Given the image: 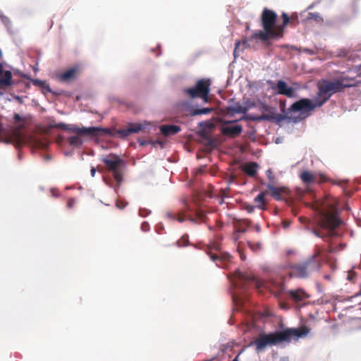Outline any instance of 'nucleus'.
Segmentation results:
<instances>
[{"label": "nucleus", "mask_w": 361, "mask_h": 361, "mask_svg": "<svg viewBox=\"0 0 361 361\" xmlns=\"http://www.w3.org/2000/svg\"><path fill=\"white\" fill-rule=\"evenodd\" d=\"M338 200L330 195L318 200L314 204V209L318 214V223L320 229L314 232L320 238H332L337 235L334 231L341 224L338 215Z\"/></svg>", "instance_id": "nucleus-1"}, {"label": "nucleus", "mask_w": 361, "mask_h": 361, "mask_svg": "<svg viewBox=\"0 0 361 361\" xmlns=\"http://www.w3.org/2000/svg\"><path fill=\"white\" fill-rule=\"evenodd\" d=\"M306 327L286 329L270 334H259V336L250 345H255L257 353L263 351L269 345H276L282 342H290L307 334Z\"/></svg>", "instance_id": "nucleus-2"}, {"label": "nucleus", "mask_w": 361, "mask_h": 361, "mask_svg": "<svg viewBox=\"0 0 361 361\" xmlns=\"http://www.w3.org/2000/svg\"><path fill=\"white\" fill-rule=\"evenodd\" d=\"M354 80L348 77H340L334 80L322 79L318 82L316 98L318 105L323 106L336 93L342 92L347 87L355 86Z\"/></svg>", "instance_id": "nucleus-3"}, {"label": "nucleus", "mask_w": 361, "mask_h": 361, "mask_svg": "<svg viewBox=\"0 0 361 361\" xmlns=\"http://www.w3.org/2000/svg\"><path fill=\"white\" fill-rule=\"evenodd\" d=\"M277 19L276 13L270 9L265 8L262 13L261 20L264 31L259 30L255 32L252 39H260L267 42L271 39H278L283 37V26L275 25Z\"/></svg>", "instance_id": "nucleus-4"}, {"label": "nucleus", "mask_w": 361, "mask_h": 361, "mask_svg": "<svg viewBox=\"0 0 361 361\" xmlns=\"http://www.w3.org/2000/svg\"><path fill=\"white\" fill-rule=\"evenodd\" d=\"M54 127L76 134V135L71 136L68 139V144L73 147H80L82 145V140L80 137V136H97L110 134V130L109 128L101 127L80 128L75 124H66L64 123H59L56 124Z\"/></svg>", "instance_id": "nucleus-5"}, {"label": "nucleus", "mask_w": 361, "mask_h": 361, "mask_svg": "<svg viewBox=\"0 0 361 361\" xmlns=\"http://www.w3.org/2000/svg\"><path fill=\"white\" fill-rule=\"evenodd\" d=\"M102 161L105 164L107 171L113 173L116 185L119 186L123 181L122 169L125 166L124 160L115 154H110L104 157Z\"/></svg>", "instance_id": "nucleus-6"}, {"label": "nucleus", "mask_w": 361, "mask_h": 361, "mask_svg": "<svg viewBox=\"0 0 361 361\" xmlns=\"http://www.w3.org/2000/svg\"><path fill=\"white\" fill-rule=\"evenodd\" d=\"M211 85L209 79H200L197 81L194 87L183 89V93L189 98L199 97L207 102Z\"/></svg>", "instance_id": "nucleus-7"}, {"label": "nucleus", "mask_w": 361, "mask_h": 361, "mask_svg": "<svg viewBox=\"0 0 361 361\" xmlns=\"http://www.w3.org/2000/svg\"><path fill=\"white\" fill-rule=\"evenodd\" d=\"M319 255V253L317 252L306 262L293 266L290 272V277L306 278L312 272L316 271L319 268V263L315 258Z\"/></svg>", "instance_id": "nucleus-8"}, {"label": "nucleus", "mask_w": 361, "mask_h": 361, "mask_svg": "<svg viewBox=\"0 0 361 361\" xmlns=\"http://www.w3.org/2000/svg\"><path fill=\"white\" fill-rule=\"evenodd\" d=\"M207 254L219 267L225 268L231 262V256L227 252H221L220 245L217 243H212L208 246Z\"/></svg>", "instance_id": "nucleus-9"}, {"label": "nucleus", "mask_w": 361, "mask_h": 361, "mask_svg": "<svg viewBox=\"0 0 361 361\" xmlns=\"http://www.w3.org/2000/svg\"><path fill=\"white\" fill-rule=\"evenodd\" d=\"M234 276L236 280L235 285L241 287L243 289H246L251 286L259 290L262 288V282L251 274L238 270L235 272Z\"/></svg>", "instance_id": "nucleus-10"}, {"label": "nucleus", "mask_w": 361, "mask_h": 361, "mask_svg": "<svg viewBox=\"0 0 361 361\" xmlns=\"http://www.w3.org/2000/svg\"><path fill=\"white\" fill-rule=\"evenodd\" d=\"M280 106L282 114H263L259 119L267 120L270 121H275L278 123L283 121H288L289 122H293L295 123H298L302 120L300 116H293L291 112H289L288 109H286L285 102H281Z\"/></svg>", "instance_id": "nucleus-11"}, {"label": "nucleus", "mask_w": 361, "mask_h": 361, "mask_svg": "<svg viewBox=\"0 0 361 361\" xmlns=\"http://www.w3.org/2000/svg\"><path fill=\"white\" fill-rule=\"evenodd\" d=\"M318 105V100L315 98L314 102H312L311 99L307 98L301 99L294 102L290 108H288L289 112H298L300 111V114H304L314 110L317 107H320Z\"/></svg>", "instance_id": "nucleus-12"}, {"label": "nucleus", "mask_w": 361, "mask_h": 361, "mask_svg": "<svg viewBox=\"0 0 361 361\" xmlns=\"http://www.w3.org/2000/svg\"><path fill=\"white\" fill-rule=\"evenodd\" d=\"M238 120L228 121L223 118L219 120L221 133L226 136L234 138L239 136L243 132L241 125H233Z\"/></svg>", "instance_id": "nucleus-13"}, {"label": "nucleus", "mask_w": 361, "mask_h": 361, "mask_svg": "<svg viewBox=\"0 0 361 361\" xmlns=\"http://www.w3.org/2000/svg\"><path fill=\"white\" fill-rule=\"evenodd\" d=\"M146 124L140 123H128V126L117 130V134L121 137H127L133 133H138L143 129H145Z\"/></svg>", "instance_id": "nucleus-14"}, {"label": "nucleus", "mask_w": 361, "mask_h": 361, "mask_svg": "<svg viewBox=\"0 0 361 361\" xmlns=\"http://www.w3.org/2000/svg\"><path fill=\"white\" fill-rule=\"evenodd\" d=\"M80 73V68L78 66H74L66 70L64 72L58 73L56 78L63 82H69L75 80Z\"/></svg>", "instance_id": "nucleus-15"}, {"label": "nucleus", "mask_w": 361, "mask_h": 361, "mask_svg": "<svg viewBox=\"0 0 361 361\" xmlns=\"http://www.w3.org/2000/svg\"><path fill=\"white\" fill-rule=\"evenodd\" d=\"M267 188L271 192V195L276 200H281L283 195H288L289 190L286 187H275L273 184L269 183Z\"/></svg>", "instance_id": "nucleus-16"}, {"label": "nucleus", "mask_w": 361, "mask_h": 361, "mask_svg": "<svg viewBox=\"0 0 361 361\" xmlns=\"http://www.w3.org/2000/svg\"><path fill=\"white\" fill-rule=\"evenodd\" d=\"M275 90L278 94L290 98L294 95V89L292 87H288L283 80L277 81Z\"/></svg>", "instance_id": "nucleus-17"}, {"label": "nucleus", "mask_w": 361, "mask_h": 361, "mask_svg": "<svg viewBox=\"0 0 361 361\" xmlns=\"http://www.w3.org/2000/svg\"><path fill=\"white\" fill-rule=\"evenodd\" d=\"M286 293L296 302L302 301L303 300L309 298V295L301 288L290 290Z\"/></svg>", "instance_id": "nucleus-18"}, {"label": "nucleus", "mask_w": 361, "mask_h": 361, "mask_svg": "<svg viewBox=\"0 0 361 361\" xmlns=\"http://www.w3.org/2000/svg\"><path fill=\"white\" fill-rule=\"evenodd\" d=\"M4 65L1 63V89L8 87L14 83L12 80V73L10 71H4Z\"/></svg>", "instance_id": "nucleus-19"}, {"label": "nucleus", "mask_w": 361, "mask_h": 361, "mask_svg": "<svg viewBox=\"0 0 361 361\" xmlns=\"http://www.w3.org/2000/svg\"><path fill=\"white\" fill-rule=\"evenodd\" d=\"M13 118L16 123L18 125V129L14 133V138L18 142H20L23 140L20 128L24 125V119L18 114H14Z\"/></svg>", "instance_id": "nucleus-20"}, {"label": "nucleus", "mask_w": 361, "mask_h": 361, "mask_svg": "<svg viewBox=\"0 0 361 361\" xmlns=\"http://www.w3.org/2000/svg\"><path fill=\"white\" fill-rule=\"evenodd\" d=\"M160 131L164 136H170L180 132V128L175 125H163L160 127Z\"/></svg>", "instance_id": "nucleus-21"}, {"label": "nucleus", "mask_w": 361, "mask_h": 361, "mask_svg": "<svg viewBox=\"0 0 361 361\" xmlns=\"http://www.w3.org/2000/svg\"><path fill=\"white\" fill-rule=\"evenodd\" d=\"M300 178L302 183L307 185L316 183L317 181L316 175L308 171H302L300 175Z\"/></svg>", "instance_id": "nucleus-22"}, {"label": "nucleus", "mask_w": 361, "mask_h": 361, "mask_svg": "<svg viewBox=\"0 0 361 361\" xmlns=\"http://www.w3.org/2000/svg\"><path fill=\"white\" fill-rule=\"evenodd\" d=\"M267 194V191H262L257 195L255 199L254 202L256 204L255 207L259 209H265L266 200L265 196Z\"/></svg>", "instance_id": "nucleus-23"}, {"label": "nucleus", "mask_w": 361, "mask_h": 361, "mask_svg": "<svg viewBox=\"0 0 361 361\" xmlns=\"http://www.w3.org/2000/svg\"><path fill=\"white\" fill-rule=\"evenodd\" d=\"M258 167V164L256 162H250L246 164L243 168V171L247 176L250 177H254L257 174V168Z\"/></svg>", "instance_id": "nucleus-24"}, {"label": "nucleus", "mask_w": 361, "mask_h": 361, "mask_svg": "<svg viewBox=\"0 0 361 361\" xmlns=\"http://www.w3.org/2000/svg\"><path fill=\"white\" fill-rule=\"evenodd\" d=\"M31 82L33 85L41 87L44 94H46V92H51V90L46 81L40 80L38 79H32Z\"/></svg>", "instance_id": "nucleus-25"}, {"label": "nucleus", "mask_w": 361, "mask_h": 361, "mask_svg": "<svg viewBox=\"0 0 361 361\" xmlns=\"http://www.w3.org/2000/svg\"><path fill=\"white\" fill-rule=\"evenodd\" d=\"M227 111L228 114H245L247 111V108L243 106L240 104L237 103L233 106L227 107Z\"/></svg>", "instance_id": "nucleus-26"}, {"label": "nucleus", "mask_w": 361, "mask_h": 361, "mask_svg": "<svg viewBox=\"0 0 361 361\" xmlns=\"http://www.w3.org/2000/svg\"><path fill=\"white\" fill-rule=\"evenodd\" d=\"M271 292L276 297H280L283 293L286 292L285 290V286L283 283H279L274 285L271 288Z\"/></svg>", "instance_id": "nucleus-27"}, {"label": "nucleus", "mask_w": 361, "mask_h": 361, "mask_svg": "<svg viewBox=\"0 0 361 361\" xmlns=\"http://www.w3.org/2000/svg\"><path fill=\"white\" fill-rule=\"evenodd\" d=\"M212 108H201V109H193L190 111L191 116H197L202 114H208L212 112Z\"/></svg>", "instance_id": "nucleus-28"}, {"label": "nucleus", "mask_w": 361, "mask_h": 361, "mask_svg": "<svg viewBox=\"0 0 361 361\" xmlns=\"http://www.w3.org/2000/svg\"><path fill=\"white\" fill-rule=\"evenodd\" d=\"M205 217V214L202 211H197L196 212V219L192 217H189L188 219L194 223H197V220L200 221H203Z\"/></svg>", "instance_id": "nucleus-29"}, {"label": "nucleus", "mask_w": 361, "mask_h": 361, "mask_svg": "<svg viewBox=\"0 0 361 361\" xmlns=\"http://www.w3.org/2000/svg\"><path fill=\"white\" fill-rule=\"evenodd\" d=\"M1 23L6 26L10 33L13 32L12 24L8 18L1 16Z\"/></svg>", "instance_id": "nucleus-30"}, {"label": "nucleus", "mask_w": 361, "mask_h": 361, "mask_svg": "<svg viewBox=\"0 0 361 361\" xmlns=\"http://www.w3.org/2000/svg\"><path fill=\"white\" fill-rule=\"evenodd\" d=\"M177 245L178 247H184L188 245L189 243V239L188 235H183L181 238H180L177 241Z\"/></svg>", "instance_id": "nucleus-31"}, {"label": "nucleus", "mask_w": 361, "mask_h": 361, "mask_svg": "<svg viewBox=\"0 0 361 361\" xmlns=\"http://www.w3.org/2000/svg\"><path fill=\"white\" fill-rule=\"evenodd\" d=\"M168 216L172 219L177 220L179 222H183L185 220V218L182 214L176 215L173 213H168Z\"/></svg>", "instance_id": "nucleus-32"}, {"label": "nucleus", "mask_w": 361, "mask_h": 361, "mask_svg": "<svg viewBox=\"0 0 361 361\" xmlns=\"http://www.w3.org/2000/svg\"><path fill=\"white\" fill-rule=\"evenodd\" d=\"M308 19L314 20L315 21L319 22L322 20V18L318 13H309Z\"/></svg>", "instance_id": "nucleus-33"}, {"label": "nucleus", "mask_w": 361, "mask_h": 361, "mask_svg": "<svg viewBox=\"0 0 361 361\" xmlns=\"http://www.w3.org/2000/svg\"><path fill=\"white\" fill-rule=\"evenodd\" d=\"M330 183H331L332 184L334 185H338L341 188H343L346 185V183L343 180H332V179H330Z\"/></svg>", "instance_id": "nucleus-34"}, {"label": "nucleus", "mask_w": 361, "mask_h": 361, "mask_svg": "<svg viewBox=\"0 0 361 361\" xmlns=\"http://www.w3.org/2000/svg\"><path fill=\"white\" fill-rule=\"evenodd\" d=\"M282 19H283V24L281 25H283L284 27L285 26H286L288 24V23L290 21V18L288 16V14H286V13H282Z\"/></svg>", "instance_id": "nucleus-35"}, {"label": "nucleus", "mask_w": 361, "mask_h": 361, "mask_svg": "<svg viewBox=\"0 0 361 361\" xmlns=\"http://www.w3.org/2000/svg\"><path fill=\"white\" fill-rule=\"evenodd\" d=\"M330 181V178H329L328 177H326V176L323 175V174H321L319 176V180H317V183H318L319 184H322V183H324V182H329Z\"/></svg>", "instance_id": "nucleus-36"}, {"label": "nucleus", "mask_w": 361, "mask_h": 361, "mask_svg": "<svg viewBox=\"0 0 361 361\" xmlns=\"http://www.w3.org/2000/svg\"><path fill=\"white\" fill-rule=\"evenodd\" d=\"M356 276H357L356 273L353 271H348V273L347 279L350 281H354Z\"/></svg>", "instance_id": "nucleus-37"}, {"label": "nucleus", "mask_w": 361, "mask_h": 361, "mask_svg": "<svg viewBox=\"0 0 361 361\" xmlns=\"http://www.w3.org/2000/svg\"><path fill=\"white\" fill-rule=\"evenodd\" d=\"M266 174L267 176V178H269V180L271 182L270 183L272 184V183L274 182V176L273 175V172H272L271 169H268L266 171Z\"/></svg>", "instance_id": "nucleus-38"}, {"label": "nucleus", "mask_w": 361, "mask_h": 361, "mask_svg": "<svg viewBox=\"0 0 361 361\" xmlns=\"http://www.w3.org/2000/svg\"><path fill=\"white\" fill-rule=\"evenodd\" d=\"M75 202L76 201L74 198H69L67 202V207H68L69 209L73 207Z\"/></svg>", "instance_id": "nucleus-39"}, {"label": "nucleus", "mask_w": 361, "mask_h": 361, "mask_svg": "<svg viewBox=\"0 0 361 361\" xmlns=\"http://www.w3.org/2000/svg\"><path fill=\"white\" fill-rule=\"evenodd\" d=\"M255 207H256L252 206V205H250V204H245V209L247 210V212L248 213H252V212H254V210H255Z\"/></svg>", "instance_id": "nucleus-40"}, {"label": "nucleus", "mask_w": 361, "mask_h": 361, "mask_svg": "<svg viewBox=\"0 0 361 361\" xmlns=\"http://www.w3.org/2000/svg\"><path fill=\"white\" fill-rule=\"evenodd\" d=\"M241 44V42L240 41H237L235 42V49H234V51H233V55L235 57H236V55H237V52H238V50L239 49V47Z\"/></svg>", "instance_id": "nucleus-41"}, {"label": "nucleus", "mask_w": 361, "mask_h": 361, "mask_svg": "<svg viewBox=\"0 0 361 361\" xmlns=\"http://www.w3.org/2000/svg\"><path fill=\"white\" fill-rule=\"evenodd\" d=\"M141 228L143 231H147L149 229V225L147 222H143L141 225Z\"/></svg>", "instance_id": "nucleus-42"}, {"label": "nucleus", "mask_w": 361, "mask_h": 361, "mask_svg": "<svg viewBox=\"0 0 361 361\" xmlns=\"http://www.w3.org/2000/svg\"><path fill=\"white\" fill-rule=\"evenodd\" d=\"M239 254H240V259L243 261L245 260V259H246L245 255L240 250H239Z\"/></svg>", "instance_id": "nucleus-43"}, {"label": "nucleus", "mask_w": 361, "mask_h": 361, "mask_svg": "<svg viewBox=\"0 0 361 361\" xmlns=\"http://www.w3.org/2000/svg\"><path fill=\"white\" fill-rule=\"evenodd\" d=\"M90 173H91V176L92 177H94L95 176V173H96V169L94 167H92L91 170H90Z\"/></svg>", "instance_id": "nucleus-44"}, {"label": "nucleus", "mask_w": 361, "mask_h": 361, "mask_svg": "<svg viewBox=\"0 0 361 361\" xmlns=\"http://www.w3.org/2000/svg\"><path fill=\"white\" fill-rule=\"evenodd\" d=\"M51 192L53 196H54V197H57L59 195V192L57 191H55L54 190H51Z\"/></svg>", "instance_id": "nucleus-45"}, {"label": "nucleus", "mask_w": 361, "mask_h": 361, "mask_svg": "<svg viewBox=\"0 0 361 361\" xmlns=\"http://www.w3.org/2000/svg\"><path fill=\"white\" fill-rule=\"evenodd\" d=\"M239 355L240 353L237 355V356L233 360V361H239Z\"/></svg>", "instance_id": "nucleus-46"}, {"label": "nucleus", "mask_w": 361, "mask_h": 361, "mask_svg": "<svg viewBox=\"0 0 361 361\" xmlns=\"http://www.w3.org/2000/svg\"><path fill=\"white\" fill-rule=\"evenodd\" d=\"M3 133V129L1 128V133ZM1 142L4 141V139H3V135L1 134Z\"/></svg>", "instance_id": "nucleus-47"}, {"label": "nucleus", "mask_w": 361, "mask_h": 361, "mask_svg": "<svg viewBox=\"0 0 361 361\" xmlns=\"http://www.w3.org/2000/svg\"><path fill=\"white\" fill-rule=\"evenodd\" d=\"M103 179H104V182L106 183V184L110 185V184L106 180V178H104Z\"/></svg>", "instance_id": "nucleus-48"}, {"label": "nucleus", "mask_w": 361, "mask_h": 361, "mask_svg": "<svg viewBox=\"0 0 361 361\" xmlns=\"http://www.w3.org/2000/svg\"><path fill=\"white\" fill-rule=\"evenodd\" d=\"M246 44H247V41H243V46H245Z\"/></svg>", "instance_id": "nucleus-49"}, {"label": "nucleus", "mask_w": 361, "mask_h": 361, "mask_svg": "<svg viewBox=\"0 0 361 361\" xmlns=\"http://www.w3.org/2000/svg\"><path fill=\"white\" fill-rule=\"evenodd\" d=\"M140 215H142V216H145V214H142V210H141V209L140 210Z\"/></svg>", "instance_id": "nucleus-50"}, {"label": "nucleus", "mask_w": 361, "mask_h": 361, "mask_svg": "<svg viewBox=\"0 0 361 361\" xmlns=\"http://www.w3.org/2000/svg\"><path fill=\"white\" fill-rule=\"evenodd\" d=\"M359 61H361V59H360ZM357 66H361V63H359Z\"/></svg>", "instance_id": "nucleus-51"}, {"label": "nucleus", "mask_w": 361, "mask_h": 361, "mask_svg": "<svg viewBox=\"0 0 361 361\" xmlns=\"http://www.w3.org/2000/svg\"><path fill=\"white\" fill-rule=\"evenodd\" d=\"M353 55L355 56L356 54H350V56L352 57Z\"/></svg>", "instance_id": "nucleus-52"}, {"label": "nucleus", "mask_w": 361, "mask_h": 361, "mask_svg": "<svg viewBox=\"0 0 361 361\" xmlns=\"http://www.w3.org/2000/svg\"><path fill=\"white\" fill-rule=\"evenodd\" d=\"M250 248L253 249L252 245L250 244Z\"/></svg>", "instance_id": "nucleus-53"}, {"label": "nucleus", "mask_w": 361, "mask_h": 361, "mask_svg": "<svg viewBox=\"0 0 361 361\" xmlns=\"http://www.w3.org/2000/svg\"><path fill=\"white\" fill-rule=\"evenodd\" d=\"M360 295H361V288H360Z\"/></svg>", "instance_id": "nucleus-54"}]
</instances>
